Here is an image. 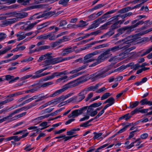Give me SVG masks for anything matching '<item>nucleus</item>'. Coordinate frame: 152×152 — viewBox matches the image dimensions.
<instances>
[{
    "instance_id": "58836bf2",
    "label": "nucleus",
    "mask_w": 152,
    "mask_h": 152,
    "mask_svg": "<svg viewBox=\"0 0 152 152\" xmlns=\"http://www.w3.org/2000/svg\"><path fill=\"white\" fill-rule=\"evenodd\" d=\"M44 5L43 4H39L34 6H32L29 7V9L30 10H32L35 9L40 8H42Z\"/></svg>"
},
{
    "instance_id": "f8f14e48",
    "label": "nucleus",
    "mask_w": 152,
    "mask_h": 152,
    "mask_svg": "<svg viewBox=\"0 0 152 152\" xmlns=\"http://www.w3.org/2000/svg\"><path fill=\"white\" fill-rule=\"evenodd\" d=\"M95 75L94 77L95 78H99L104 77L109 75V73H105L103 71H99L96 73L94 74Z\"/></svg>"
},
{
    "instance_id": "e2e57ef3",
    "label": "nucleus",
    "mask_w": 152,
    "mask_h": 152,
    "mask_svg": "<svg viewBox=\"0 0 152 152\" xmlns=\"http://www.w3.org/2000/svg\"><path fill=\"white\" fill-rule=\"evenodd\" d=\"M49 102L46 103L45 104L43 105H41V106H40L38 108V110H42V109H43L48 106V105H49Z\"/></svg>"
},
{
    "instance_id": "6ab92c4d",
    "label": "nucleus",
    "mask_w": 152,
    "mask_h": 152,
    "mask_svg": "<svg viewBox=\"0 0 152 152\" xmlns=\"http://www.w3.org/2000/svg\"><path fill=\"white\" fill-rule=\"evenodd\" d=\"M113 21L117 22L111 26V29L112 30H114L117 29L119 27H120V26L118 25L119 23H120V24H121L124 22V21H121V20H118V21H115V20H114Z\"/></svg>"
},
{
    "instance_id": "79ce46f5",
    "label": "nucleus",
    "mask_w": 152,
    "mask_h": 152,
    "mask_svg": "<svg viewBox=\"0 0 152 152\" xmlns=\"http://www.w3.org/2000/svg\"><path fill=\"white\" fill-rule=\"evenodd\" d=\"M99 26V23H97L95 20L93 22V23L90 25L88 28V30L94 28H95L98 27Z\"/></svg>"
},
{
    "instance_id": "1a4fd4ad",
    "label": "nucleus",
    "mask_w": 152,
    "mask_h": 152,
    "mask_svg": "<svg viewBox=\"0 0 152 152\" xmlns=\"http://www.w3.org/2000/svg\"><path fill=\"white\" fill-rule=\"evenodd\" d=\"M110 56L106 51L100 55L96 59V61L99 64L104 61L106 59L110 57Z\"/></svg>"
},
{
    "instance_id": "13d9d810",
    "label": "nucleus",
    "mask_w": 152,
    "mask_h": 152,
    "mask_svg": "<svg viewBox=\"0 0 152 152\" xmlns=\"http://www.w3.org/2000/svg\"><path fill=\"white\" fill-rule=\"evenodd\" d=\"M125 68H123L122 66L118 68L117 69L114 70L113 71L111 72H110L109 73V74H110L113 72H116L117 71L121 72V71H122V70H123Z\"/></svg>"
},
{
    "instance_id": "09e8293b",
    "label": "nucleus",
    "mask_w": 152,
    "mask_h": 152,
    "mask_svg": "<svg viewBox=\"0 0 152 152\" xmlns=\"http://www.w3.org/2000/svg\"><path fill=\"white\" fill-rule=\"evenodd\" d=\"M111 94L109 93H106L103 94L101 97V100H102L105 99L111 96Z\"/></svg>"
},
{
    "instance_id": "393cba45",
    "label": "nucleus",
    "mask_w": 152,
    "mask_h": 152,
    "mask_svg": "<svg viewBox=\"0 0 152 152\" xmlns=\"http://www.w3.org/2000/svg\"><path fill=\"white\" fill-rule=\"evenodd\" d=\"M99 86V85L97 84L95 86H92L87 88H85L86 90V91L87 92L88 91H95L97 89Z\"/></svg>"
},
{
    "instance_id": "338daca9",
    "label": "nucleus",
    "mask_w": 152,
    "mask_h": 152,
    "mask_svg": "<svg viewBox=\"0 0 152 152\" xmlns=\"http://www.w3.org/2000/svg\"><path fill=\"white\" fill-rule=\"evenodd\" d=\"M102 32L100 30H97L91 33V35H96L100 34Z\"/></svg>"
},
{
    "instance_id": "de8ad7c7",
    "label": "nucleus",
    "mask_w": 152,
    "mask_h": 152,
    "mask_svg": "<svg viewBox=\"0 0 152 152\" xmlns=\"http://www.w3.org/2000/svg\"><path fill=\"white\" fill-rule=\"evenodd\" d=\"M69 0H60L59 1L58 4L63 6H66Z\"/></svg>"
},
{
    "instance_id": "f257e3e1",
    "label": "nucleus",
    "mask_w": 152,
    "mask_h": 152,
    "mask_svg": "<svg viewBox=\"0 0 152 152\" xmlns=\"http://www.w3.org/2000/svg\"><path fill=\"white\" fill-rule=\"evenodd\" d=\"M48 97V96H47V95L45 96H41L39 99L36 100L34 102L29 104L27 106H24L22 107L19 108V109L21 112L23 110H28L38 105V104L37 103V102L42 101L44 99L47 98Z\"/></svg>"
},
{
    "instance_id": "dca6fc26",
    "label": "nucleus",
    "mask_w": 152,
    "mask_h": 152,
    "mask_svg": "<svg viewBox=\"0 0 152 152\" xmlns=\"http://www.w3.org/2000/svg\"><path fill=\"white\" fill-rule=\"evenodd\" d=\"M87 93L86 90L85 89L82 91L78 94V99L80 102L82 101L85 97V95Z\"/></svg>"
},
{
    "instance_id": "b1692460",
    "label": "nucleus",
    "mask_w": 152,
    "mask_h": 152,
    "mask_svg": "<svg viewBox=\"0 0 152 152\" xmlns=\"http://www.w3.org/2000/svg\"><path fill=\"white\" fill-rule=\"evenodd\" d=\"M39 22L38 20H37V21L35 22L34 23H33L28 25L27 27L25 28L24 30L26 31H28L30 30H31L34 26Z\"/></svg>"
},
{
    "instance_id": "473e14b6",
    "label": "nucleus",
    "mask_w": 152,
    "mask_h": 152,
    "mask_svg": "<svg viewBox=\"0 0 152 152\" xmlns=\"http://www.w3.org/2000/svg\"><path fill=\"white\" fill-rule=\"evenodd\" d=\"M115 10H112L108 11L106 12V13L103 15L102 17L101 18L102 19H104L110 17V16L108 15L113 13L115 12Z\"/></svg>"
},
{
    "instance_id": "c85d7f7f",
    "label": "nucleus",
    "mask_w": 152,
    "mask_h": 152,
    "mask_svg": "<svg viewBox=\"0 0 152 152\" xmlns=\"http://www.w3.org/2000/svg\"><path fill=\"white\" fill-rule=\"evenodd\" d=\"M34 74L35 75H33V76L32 75H31V74L26 75L23 77H22L21 78V80H25L26 79H27L30 77H31V78L33 79H35L36 78H39V77H34V76H36L38 75V74H36L35 73H35Z\"/></svg>"
},
{
    "instance_id": "20e7f679",
    "label": "nucleus",
    "mask_w": 152,
    "mask_h": 152,
    "mask_svg": "<svg viewBox=\"0 0 152 152\" xmlns=\"http://www.w3.org/2000/svg\"><path fill=\"white\" fill-rule=\"evenodd\" d=\"M88 66V64H86L82 66L81 67H79L77 68L74 70H72L70 72H69V74H74L72 76L69 77V79H71L73 78H75L79 76L82 75L84 72H80L78 73V72L79 71L82 70L83 69H85L86 68V67Z\"/></svg>"
},
{
    "instance_id": "69168bd1",
    "label": "nucleus",
    "mask_w": 152,
    "mask_h": 152,
    "mask_svg": "<svg viewBox=\"0 0 152 152\" xmlns=\"http://www.w3.org/2000/svg\"><path fill=\"white\" fill-rule=\"evenodd\" d=\"M92 107H93L91 106V105L88 107L87 112L89 115L94 110V109Z\"/></svg>"
},
{
    "instance_id": "6e6d98bb",
    "label": "nucleus",
    "mask_w": 152,
    "mask_h": 152,
    "mask_svg": "<svg viewBox=\"0 0 152 152\" xmlns=\"http://www.w3.org/2000/svg\"><path fill=\"white\" fill-rule=\"evenodd\" d=\"M7 37L6 34L4 33H0V41H1L4 40Z\"/></svg>"
},
{
    "instance_id": "6e6552de",
    "label": "nucleus",
    "mask_w": 152,
    "mask_h": 152,
    "mask_svg": "<svg viewBox=\"0 0 152 152\" xmlns=\"http://www.w3.org/2000/svg\"><path fill=\"white\" fill-rule=\"evenodd\" d=\"M20 112L21 111L19 108L14 110L8 116L5 117L1 119H0V123L7 120H9V121L10 122V119L11 117H12V116Z\"/></svg>"
},
{
    "instance_id": "8fccbe9b",
    "label": "nucleus",
    "mask_w": 152,
    "mask_h": 152,
    "mask_svg": "<svg viewBox=\"0 0 152 152\" xmlns=\"http://www.w3.org/2000/svg\"><path fill=\"white\" fill-rule=\"evenodd\" d=\"M44 56H45V58L46 57H47V58H46V59L45 60L44 62V64H45L46 65H49L50 64H48V63H47L46 61H47L48 60H50V59H53V58H48V57H49L50 56V54L49 53H47V54L44 55Z\"/></svg>"
},
{
    "instance_id": "aec40b11",
    "label": "nucleus",
    "mask_w": 152,
    "mask_h": 152,
    "mask_svg": "<svg viewBox=\"0 0 152 152\" xmlns=\"http://www.w3.org/2000/svg\"><path fill=\"white\" fill-rule=\"evenodd\" d=\"M15 23L13 18L6 20L2 21V25L7 26Z\"/></svg>"
},
{
    "instance_id": "c9c22d12",
    "label": "nucleus",
    "mask_w": 152,
    "mask_h": 152,
    "mask_svg": "<svg viewBox=\"0 0 152 152\" xmlns=\"http://www.w3.org/2000/svg\"><path fill=\"white\" fill-rule=\"evenodd\" d=\"M88 24L86 22L81 20L79 21V23L76 25V26L77 27H82L87 26Z\"/></svg>"
},
{
    "instance_id": "ddd939ff",
    "label": "nucleus",
    "mask_w": 152,
    "mask_h": 152,
    "mask_svg": "<svg viewBox=\"0 0 152 152\" xmlns=\"http://www.w3.org/2000/svg\"><path fill=\"white\" fill-rule=\"evenodd\" d=\"M121 49V45H119L118 46H115L112 48H109L106 51L109 56H110H110L112 55L110 53V51H112L113 52H115Z\"/></svg>"
},
{
    "instance_id": "ea45409f",
    "label": "nucleus",
    "mask_w": 152,
    "mask_h": 152,
    "mask_svg": "<svg viewBox=\"0 0 152 152\" xmlns=\"http://www.w3.org/2000/svg\"><path fill=\"white\" fill-rule=\"evenodd\" d=\"M56 77L55 72L53 73L51 75L48 76L45 78L43 80L44 81H47V80L52 79Z\"/></svg>"
},
{
    "instance_id": "a878e982",
    "label": "nucleus",
    "mask_w": 152,
    "mask_h": 152,
    "mask_svg": "<svg viewBox=\"0 0 152 152\" xmlns=\"http://www.w3.org/2000/svg\"><path fill=\"white\" fill-rule=\"evenodd\" d=\"M12 12L5 14H1L0 15V20L7 18L8 17L12 16Z\"/></svg>"
},
{
    "instance_id": "5701e85b",
    "label": "nucleus",
    "mask_w": 152,
    "mask_h": 152,
    "mask_svg": "<svg viewBox=\"0 0 152 152\" xmlns=\"http://www.w3.org/2000/svg\"><path fill=\"white\" fill-rule=\"evenodd\" d=\"M125 28L126 33H129L135 30V27L134 25H133L130 26H126Z\"/></svg>"
},
{
    "instance_id": "0eeeda50",
    "label": "nucleus",
    "mask_w": 152,
    "mask_h": 152,
    "mask_svg": "<svg viewBox=\"0 0 152 152\" xmlns=\"http://www.w3.org/2000/svg\"><path fill=\"white\" fill-rule=\"evenodd\" d=\"M52 68V66H46L44 68L40 69L38 71H37L35 72V73L37 74H38L37 75L34 76V77H43L46 75L49 74H50V72L44 73L41 74L42 72H43L44 71L48 69H50Z\"/></svg>"
},
{
    "instance_id": "7c9ffc66",
    "label": "nucleus",
    "mask_w": 152,
    "mask_h": 152,
    "mask_svg": "<svg viewBox=\"0 0 152 152\" xmlns=\"http://www.w3.org/2000/svg\"><path fill=\"white\" fill-rule=\"evenodd\" d=\"M64 91V90H63V88L59 90H58L56 91H55L54 93H53V94H51L50 97H54L55 96L63 92Z\"/></svg>"
},
{
    "instance_id": "2f4dec72",
    "label": "nucleus",
    "mask_w": 152,
    "mask_h": 152,
    "mask_svg": "<svg viewBox=\"0 0 152 152\" xmlns=\"http://www.w3.org/2000/svg\"><path fill=\"white\" fill-rule=\"evenodd\" d=\"M118 33L115 35V36L118 37L121 35V34L124 33L126 31L125 28V27L121 28L118 29L117 30Z\"/></svg>"
},
{
    "instance_id": "c756f323",
    "label": "nucleus",
    "mask_w": 152,
    "mask_h": 152,
    "mask_svg": "<svg viewBox=\"0 0 152 152\" xmlns=\"http://www.w3.org/2000/svg\"><path fill=\"white\" fill-rule=\"evenodd\" d=\"M133 124L132 123H131L129 124L128 125H127L124 126L123 128H122L121 129H120L119 131H118L117 132V134H119L120 133H121L124 132L126 130L127 128L129 127V126H132Z\"/></svg>"
},
{
    "instance_id": "72a5a7b5",
    "label": "nucleus",
    "mask_w": 152,
    "mask_h": 152,
    "mask_svg": "<svg viewBox=\"0 0 152 152\" xmlns=\"http://www.w3.org/2000/svg\"><path fill=\"white\" fill-rule=\"evenodd\" d=\"M80 130V129L79 128L73 129L67 132L66 134L68 135H72L76 133V131H79Z\"/></svg>"
},
{
    "instance_id": "0e129e2a",
    "label": "nucleus",
    "mask_w": 152,
    "mask_h": 152,
    "mask_svg": "<svg viewBox=\"0 0 152 152\" xmlns=\"http://www.w3.org/2000/svg\"><path fill=\"white\" fill-rule=\"evenodd\" d=\"M137 131V130H134L130 132V135H129L128 138L127 139V140H129V139L133 137L134 136V133L136 132Z\"/></svg>"
},
{
    "instance_id": "a18cd8bd",
    "label": "nucleus",
    "mask_w": 152,
    "mask_h": 152,
    "mask_svg": "<svg viewBox=\"0 0 152 152\" xmlns=\"http://www.w3.org/2000/svg\"><path fill=\"white\" fill-rule=\"evenodd\" d=\"M53 84V82H48L45 83H44L40 85L41 88H45Z\"/></svg>"
},
{
    "instance_id": "9d476101",
    "label": "nucleus",
    "mask_w": 152,
    "mask_h": 152,
    "mask_svg": "<svg viewBox=\"0 0 152 152\" xmlns=\"http://www.w3.org/2000/svg\"><path fill=\"white\" fill-rule=\"evenodd\" d=\"M72 102H79L80 101H79L78 97L77 96H75L72 97L70 98L67 100L62 102L58 105V107H61L62 106L64 105L67 103H69Z\"/></svg>"
},
{
    "instance_id": "a211bd4d",
    "label": "nucleus",
    "mask_w": 152,
    "mask_h": 152,
    "mask_svg": "<svg viewBox=\"0 0 152 152\" xmlns=\"http://www.w3.org/2000/svg\"><path fill=\"white\" fill-rule=\"evenodd\" d=\"M126 39H124L120 40L118 42V43H121L122 42H123L124 44H126V45H124L123 47H122V49H127V48L130 46L131 44H130V43L131 42H129V41H126Z\"/></svg>"
},
{
    "instance_id": "49530a36",
    "label": "nucleus",
    "mask_w": 152,
    "mask_h": 152,
    "mask_svg": "<svg viewBox=\"0 0 152 152\" xmlns=\"http://www.w3.org/2000/svg\"><path fill=\"white\" fill-rule=\"evenodd\" d=\"M142 107L137 108L131 112L130 114L132 115H133L135 113H141V111Z\"/></svg>"
},
{
    "instance_id": "f3484780",
    "label": "nucleus",
    "mask_w": 152,
    "mask_h": 152,
    "mask_svg": "<svg viewBox=\"0 0 152 152\" xmlns=\"http://www.w3.org/2000/svg\"><path fill=\"white\" fill-rule=\"evenodd\" d=\"M50 49V47L49 45H45L40 46L38 48H36L33 50L34 51V52L35 53L40 52L43 50Z\"/></svg>"
},
{
    "instance_id": "5fc2aeb1",
    "label": "nucleus",
    "mask_w": 152,
    "mask_h": 152,
    "mask_svg": "<svg viewBox=\"0 0 152 152\" xmlns=\"http://www.w3.org/2000/svg\"><path fill=\"white\" fill-rule=\"evenodd\" d=\"M108 104L111 106L114 103L115 100L113 98L111 97L108 99Z\"/></svg>"
},
{
    "instance_id": "680f3d73",
    "label": "nucleus",
    "mask_w": 152,
    "mask_h": 152,
    "mask_svg": "<svg viewBox=\"0 0 152 152\" xmlns=\"http://www.w3.org/2000/svg\"><path fill=\"white\" fill-rule=\"evenodd\" d=\"M42 94H41L38 95H35L30 98L31 101L34 100L36 99H39L41 96V95Z\"/></svg>"
},
{
    "instance_id": "bb28decb",
    "label": "nucleus",
    "mask_w": 152,
    "mask_h": 152,
    "mask_svg": "<svg viewBox=\"0 0 152 152\" xmlns=\"http://www.w3.org/2000/svg\"><path fill=\"white\" fill-rule=\"evenodd\" d=\"M145 34L143 31L137 34H135L134 35H132V39L134 40H136L141 37V36L142 35H144Z\"/></svg>"
},
{
    "instance_id": "603ef678",
    "label": "nucleus",
    "mask_w": 152,
    "mask_h": 152,
    "mask_svg": "<svg viewBox=\"0 0 152 152\" xmlns=\"http://www.w3.org/2000/svg\"><path fill=\"white\" fill-rule=\"evenodd\" d=\"M54 108L52 107H50L46 109L43 110L44 113H49L51 112L53 109Z\"/></svg>"
},
{
    "instance_id": "f704fd0d",
    "label": "nucleus",
    "mask_w": 152,
    "mask_h": 152,
    "mask_svg": "<svg viewBox=\"0 0 152 152\" xmlns=\"http://www.w3.org/2000/svg\"><path fill=\"white\" fill-rule=\"evenodd\" d=\"M80 110H79V109L75 110L72 111V113L73 115V118L78 116L79 115L81 114Z\"/></svg>"
},
{
    "instance_id": "cd10ccee",
    "label": "nucleus",
    "mask_w": 152,
    "mask_h": 152,
    "mask_svg": "<svg viewBox=\"0 0 152 152\" xmlns=\"http://www.w3.org/2000/svg\"><path fill=\"white\" fill-rule=\"evenodd\" d=\"M93 134L94 135L93 139L94 140L96 139L99 140L100 138L103 139V138L101 137L102 134V133L101 132L98 133L94 132L93 133Z\"/></svg>"
},
{
    "instance_id": "4468645a",
    "label": "nucleus",
    "mask_w": 152,
    "mask_h": 152,
    "mask_svg": "<svg viewBox=\"0 0 152 152\" xmlns=\"http://www.w3.org/2000/svg\"><path fill=\"white\" fill-rule=\"evenodd\" d=\"M49 116V115H45L44 116L38 117L36 118L32 119L31 121V122L32 123H35V124H37L40 123L42 120L48 117Z\"/></svg>"
},
{
    "instance_id": "4be33fe9",
    "label": "nucleus",
    "mask_w": 152,
    "mask_h": 152,
    "mask_svg": "<svg viewBox=\"0 0 152 152\" xmlns=\"http://www.w3.org/2000/svg\"><path fill=\"white\" fill-rule=\"evenodd\" d=\"M119 17H121L122 19H124L126 17V14L123 15H118L115 16L113 17L110 19V20H115L118 21L119 20Z\"/></svg>"
},
{
    "instance_id": "423d86ee",
    "label": "nucleus",
    "mask_w": 152,
    "mask_h": 152,
    "mask_svg": "<svg viewBox=\"0 0 152 152\" xmlns=\"http://www.w3.org/2000/svg\"><path fill=\"white\" fill-rule=\"evenodd\" d=\"M12 16L14 15L16 18H13L15 23L20 20L21 19L26 17L28 15V13L26 12H21L17 13L16 12H12Z\"/></svg>"
},
{
    "instance_id": "bf43d9fd",
    "label": "nucleus",
    "mask_w": 152,
    "mask_h": 152,
    "mask_svg": "<svg viewBox=\"0 0 152 152\" xmlns=\"http://www.w3.org/2000/svg\"><path fill=\"white\" fill-rule=\"evenodd\" d=\"M104 6V5L103 4H99L95 6L94 8H93L92 10H96Z\"/></svg>"
},
{
    "instance_id": "c03bdc74",
    "label": "nucleus",
    "mask_w": 152,
    "mask_h": 152,
    "mask_svg": "<svg viewBox=\"0 0 152 152\" xmlns=\"http://www.w3.org/2000/svg\"><path fill=\"white\" fill-rule=\"evenodd\" d=\"M23 94V93L21 92H19L15 93L12 94H10L7 96V97L10 98H13L12 97L16 96L21 95Z\"/></svg>"
},
{
    "instance_id": "864d4df0",
    "label": "nucleus",
    "mask_w": 152,
    "mask_h": 152,
    "mask_svg": "<svg viewBox=\"0 0 152 152\" xmlns=\"http://www.w3.org/2000/svg\"><path fill=\"white\" fill-rule=\"evenodd\" d=\"M45 18H46L51 17L53 14L54 13L52 12H49L46 13H44Z\"/></svg>"
},
{
    "instance_id": "4c0bfd02",
    "label": "nucleus",
    "mask_w": 152,
    "mask_h": 152,
    "mask_svg": "<svg viewBox=\"0 0 152 152\" xmlns=\"http://www.w3.org/2000/svg\"><path fill=\"white\" fill-rule=\"evenodd\" d=\"M56 76V77H58L59 76H60L61 75H67L69 74V72H68L66 70L62 72H55Z\"/></svg>"
},
{
    "instance_id": "052dcab7",
    "label": "nucleus",
    "mask_w": 152,
    "mask_h": 152,
    "mask_svg": "<svg viewBox=\"0 0 152 152\" xmlns=\"http://www.w3.org/2000/svg\"><path fill=\"white\" fill-rule=\"evenodd\" d=\"M102 104L101 102H99L98 103L96 102L91 104V106L94 107H96L101 105Z\"/></svg>"
},
{
    "instance_id": "412c9836",
    "label": "nucleus",
    "mask_w": 152,
    "mask_h": 152,
    "mask_svg": "<svg viewBox=\"0 0 152 152\" xmlns=\"http://www.w3.org/2000/svg\"><path fill=\"white\" fill-rule=\"evenodd\" d=\"M16 1V0H0V4H7L9 5L15 3Z\"/></svg>"
},
{
    "instance_id": "3c124183",
    "label": "nucleus",
    "mask_w": 152,
    "mask_h": 152,
    "mask_svg": "<svg viewBox=\"0 0 152 152\" xmlns=\"http://www.w3.org/2000/svg\"><path fill=\"white\" fill-rule=\"evenodd\" d=\"M97 18L96 15L95 13H93L88 17L89 20H92L96 19Z\"/></svg>"
},
{
    "instance_id": "9b49d317",
    "label": "nucleus",
    "mask_w": 152,
    "mask_h": 152,
    "mask_svg": "<svg viewBox=\"0 0 152 152\" xmlns=\"http://www.w3.org/2000/svg\"><path fill=\"white\" fill-rule=\"evenodd\" d=\"M73 48L71 47H67L64 49H63L61 53V55L62 56H66L74 51Z\"/></svg>"
},
{
    "instance_id": "7ed1b4c3",
    "label": "nucleus",
    "mask_w": 152,
    "mask_h": 152,
    "mask_svg": "<svg viewBox=\"0 0 152 152\" xmlns=\"http://www.w3.org/2000/svg\"><path fill=\"white\" fill-rule=\"evenodd\" d=\"M74 57H75L73 56L66 57L64 58H63L62 57H57L54 58L53 59L48 60L46 61L47 63H48V64H55L60 62L64 61H65L72 59L74 58Z\"/></svg>"
},
{
    "instance_id": "f03ea898",
    "label": "nucleus",
    "mask_w": 152,
    "mask_h": 152,
    "mask_svg": "<svg viewBox=\"0 0 152 152\" xmlns=\"http://www.w3.org/2000/svg\"><path fill=\"white\" fill-rule=\"evenodd\" d=\"M101 51L100 50H96L93 53H88L86 55L84 58L83 63L84 64L94 61L96 60L95 58H92L94 56L100 53Z\"/></svg>"
},
{
    "instance_id": "39448f33",
    "label": "nucleus",
    "mask_w": 152,
    "mask_h": 152,
    "mask_svg": "<svg viewBox=\"0 0 152 152\" xmlns=\"http://www.w3.org/2000/svg\"><path fill=\"white\" fill-rule=\"evenodd\" d=\"M74 94V93H71L68 94L65 96H62L56 99L52 100L49 102L50 105L53 104L56 105L65 100L66 99L70 97Z\"/></svg>"
},
{
    "instance_id": "2eb2a0df",
    "label": "nucleus",
    "mask_w": 152,
    "mask_h": 152,
    "mask_svg": "<svg viewBox=\"0 0 152 152\" xmlns=\"http://www.w3.org/2000/svg\"><path fill=\"white\" fill-rule=\"evenodd\" d=\"M75 81H73L65 85L63 88L64 91L68 88H71L76 86L75 83Z\"/></svg>"
},
{
    "instance_id": "774afa93",
    "label": "nucleus",
    "mask_w": 152,
    "mask_h": 152,
    "mask_svg": "<svg viewBox=\"0 0 152 152\" xmlns=\"http://www.w3.org/2000/svg\"><path fill=\"white\" fill-rule=\"evenodd\" d=\"M148 101V99L147 98H145L142 99L140 101V103L142 105L144 104L147 105Z\"/></svg>"
},
{
    "instance_id": "37998d69",
    "label": "nucleus",
    "mask_w": 152,
    "mask_h": 152,
    "mask_svg": "<svg viewBox=\"0 0 152 152\" xmlns=\"http://www.w3.org/2000/svg\"><path fill=\"white\" fill-rule=\"evenodd\" d=\"M93 120H94V119L92 118L91 119L88 120V121L85 122V123H84L80 124V127H85L91 125H88L89 123L93 121Z\"/></svg>"
},
{
    "instance_id": "e433bc0d",
    "label": "nucleus",
    "mask_w": 152,
    "mask_h": 152,
    "mask_svg": "<svg viewBox=\"0 0 152 152\" xmlns=\"http://www.w3.org/2000/svg\"><path fill=\"white\" fill-rule=\"evenodd\" d=\"M14 100L13 98H10L7 99L0 102V104L3 106V105L5 104L8 103Z\"/></svg>"
},
{
    "instance_id": "a19ab883",
    "label": "nucleus",
    "mask_w": 152,
    "mask_h": 152,
    "mask_svg": "<svg viewBox=\"0 0 152 152\" xmlns=\"http://www.w3.org/2000/svg\"><path fill=\"white\" fill-rule=\"evenodd\" d=\"M139 104V102L138 101H135L133 102L132 104H130L129 106L128 107V108L131 109H133L137 106Z\"/></svg>"
},
{
    "instance_id": "4d7b16f0",
    "label": "nucleus",
    "mask_w": 152,
    "mask_h": 152,
    "mask_svg": "<svg viewBox=\"0 0 152 152\" xmlns=\"http://www.w3.org/2000/svg\"><path fill=\"white\" fill-rule=\"evenodd\" d=\"M48 39L50 40H53L56 38L55 36L53 34L49 33Z\"/></svg>"
}]
</instances>
